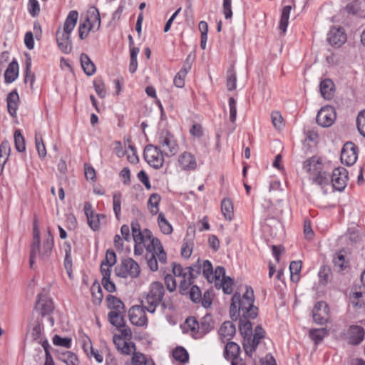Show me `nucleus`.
Here are the masks:
<instances>
[{
	"instance_id": "nucleus-5",
	"label": "nucleus",
	"mask_w": 365,
	"mask_h": 365,
	"mask_svg": "<svg viewBox=\"0 0 365 365\" xmlns=\"http://www.w3.org/2000/svg\"><path fill=\"white\" fill-rule=\"evenodd\" d=\"M158 143V146L166 157L174 156L179 151V145L175 135L167 129H163L159 132Z\"/></svg>"
},
{
	"instance_id": "nucleus-56",
	"label": "nucleus",
	"mask_w": 365,
	"mask_h": 365,
	"mask_svg": "<svg viewBox=\"0 0 365 365\" xmlns=\"http://www.w3.org/2000/svg\"><path fill=\"white\" fill-rule=\"evenodd\" d=\"M53 343L54 345L60 346L66 348H70L71 344V339L68 337H61L57 334L53 337Z\"/></svg>"
},
{
	"instance_id": "nucleus-34",
	"label": "nucleus",
	"mask_w": 365,
	"mask_h": 365,
	"mask_svg": "<svg viewBox=\"0 0 365 365\" xmlns=\"http://www.w3.org/2000/svg\"><path fill=\"white\" fill-rule=\"evenodd\" d=\"M106 302L108 307L111 309V311L120 312L123 310H125L124 304L123 302L118 297L108 295L106 297Z\"/></svg>"
},
{
	"instance_id": "nucleus-26",
	"label": "nucleus",
	"mask_w": 365,
	"mask_h": 365,
	"mask_svg": "<svg viewBox=\"0 0 365 365\" xmlns=\"http://www.w3.org/2000/svg\"><path fill=\"white\" fill-rule=\"evenodd\" d=\"M6 101L8 112L12 117H15L19 102V96L17 91H13L10 92L8 94Z\"/></svg>"
},
{
	"instance_id": "nucleus-14",
	"label": "nucleus",
	"mask_w": 365,
	"mask_h": 365,
	"mask_svg": "<svg viewBox=\"0 0 365 365\" xmlns=\"http://www.w3.org/2000/svg\"><path fill=\"white\" fill-rule=\"evenodd\" d=\"M357 160V147L351 142L344 145L341 153V161L347 166L354 165Z\"/></svg>"
},
{
	"instance_id": "nucleus-39",
	"label": "nucleus",
	"mask_w": 365,
	"mask_h": 365,
	"mask_svg": "<svg viewBox=\"0 0 365 365\" xmlns=\"http://www.w3.org/2000/svg\"><path fill=\"white\" fill-rule=\"evenodd\" d=\"M91 293L93 297V303L94 304H100L103 298L102 289L98 282H94L91 287Z\"/></svg>"
},
{
	"instance_id": "nucleus-59",
	"label": "nucleus",
	"mask_w": 365,
	"mask_h": 365,
	"mask_svg": "<svg viewBox=\"0 0 365 365\" xmlns=\"http://www.w3.org/2000/svg\"><path fill=\"white\" fill-rule=\"evenodd\" d=\"M28 9L29 14L33 16H37L40 13V6L37 0H29Z\"/></svg>"
},
{
	"instance_id": "nucleus-24",
	"label": "nucleus",
	"mask_w": 365,
	"mask_h": 365,
	"mask_svg": "<svg viewBox=\"0 0 365 365\" xmlns=\"http://www.w3.org/2000/svg\"><path fill=\"white\" fill-rule=\"evenodd\" d=\"M86 22L88 23V31H91L96 26V31L101 26V16L99 11L96 7H91L88 11Z\"/></svg>"
},
{
	"instance_id": "nucleus-41",
	"label": "nucleus",
	"mask_w": 365,
	"mask_h": 365,
	"mask_svg": "<svg viewBox=\"0 0 365 365\" xmlns=\"http://www.w3.org/2000/svg\"><path fill=\"white\" fill-rule=\"evenodd\" d=\"M327 334L328 331L324 328L311 329L309 331V336L315 344L321 342Z\"/></svg>"
},
{
	"instance_id": "nucleus-3",
	"label": "nucleus",
	"mask_w": 365,
	"mask_h": 365,
	"mask_svg": "<svg viewBox=\"0 0 365 365\" xmlns=\"http://www.w3.org/2000/svg\"><path fill=\"white\" fill-rule=\"evenodd\" d=\"M78 19V13L76 11H71L64 22L63 29L59 27L56 33V42L58 48L64 53H70L72 51V41L71 34L74 29Z\"/></svg>"
},
{
	"instance_id": "nucleus-22",
	"label": "nucleus",
	"mask_w": 365,
	"mask_h": 365,
	"mask_svg": "<svg viewBox=\"0 0 365 365\" xmlns=\"http://www.w3.org/2000/svg\"><path fill=\"white\" fill-rule=\"evenodd\" d=\"M235 326L231 322H225L219 330V334L222 342L230 340L235 334Z\"/></svg>"
},
{
	"instance_id": "nucleus-29",
	"label": "nucleus",
	"mask_w": 365,
	"mask_h": 365,
	"mask_svg": "<svg viewBox=\"0 0 365 365\" xmlns=\"http://www.w3.org/2000/svg\"><path fill=\"white\" fill-rule=\"evenodd\" d=\"M250 319L240 317L239 329L241 335L243 336V343L245 342L246 339H250L252 334V325Z\"/></svg>"
},
{
	"instance_id": "nucleus-60",
	"label": "nucleus",
	"mask_w": 365,
	"mask_h": 365,
	"mask_svg": "<svg viewBox=\"0 0 365 365\" xmlns=\"http://www.w3.org/2000/svg\"><path fill=\"white\" fill-rule=\"evenodd\" d=\"M230 120L235 123L237 118L236 101L233 97L229 98Z\"/></svg>"
},
{
	"instance_id": "nucleus-47",
	"label": "nucleus",
	"mask_w": 365,
	"mask_h": 365,
	"mask_svg": "<svg viewBox=\"0 0 365 365\" xmlns=\"http://www.w3.org/2000/svg\"><path fill=\"white\" fill-rule=\"evenodd\" d=\"M31 60L30 58H28L26 61V70H25V83L30 82L31 88L33 87L34 81H35V75L31 70Z\"/></svg>"
},
{
	"instance_id": "nucleus-43",
	"label": "nucleus",
	"mask_w": 365,
	"mask_h": 365,
	"mask_svg": "<svg viewBox=\"0 0 365 365\" xmlns=\"http://www.w3.org/2000/svg\"><path fill=\"white\" fill-rule=\"evenodd\" d=\"M133 365H155L152 359H148L141 353H134L132 357Z\"/></svg>"
},
{
	"instance_id": "nucleus-58",
	"label": "nucleus",
	"mask_w": 365,
	"mask_h": 365,
	"mask_svg": "<svg viewBox=\"0 0 365 365\" xmlns=\"http://www.w3.org/2000/svg\"><path fill=\"white\" fill-rule=\"evenodd\" d=\"M202 268L204 277L210 282V278L213 277V268L211 262L209 260L204 261Z\"/></svg>"
},
{
	"instance_id": "nucleus-23",
	"label": "nucleus",
	"mask_w": 365,
	"mask_h": 365,
	"mask_svg": "<svg viewBox=\"0 0 365 365\" xmlns=\"http://www.w3.org/2000/svg\"><path fill=\"white\" fill-rule=\"evenodd\" d=\"M149 246H151L152 253L155 254L156 259L160 262L165 264L166 262L167 255L160 240L157 238L152 237Z\"/></svg>"
},
{
	"instance_id": "nucleus-64",
	"label": "nucleus",
	"mask_w": 365,
	"mask_h": 365,
	"mask_svg": "<svg viewBox=\"0 0 365 365\" xmlns=\"http://www.w3.org/2000/svg\"><path fill=\"white\" fill-rule=\"evenodd\" d=\"M271 118L273 125L277 129H281L283 127V118L279 112H273L272 113Z\"/></svg>"
},
{
	"instance_id": "nucleus-31",
	"label": "nucleus",
	"mask_w": 365,
	"mask_h": 365,
	"mask_svg": "<svg viewBox=\"0 0 365 365\" xmlns=\"http://www.w3.org/2000/svg\"><path fill=\"white\" fill-rule=\"evenodd\" d=\"M213 327L214 325L212 316L210 314L204 316L199 322L198 331L200 332V338L212 330Z\"/></svg>"
},
{
	"instance_id": "nucleus-49",
	"label": "nucleus",
	"mask_w": 365,
	"mask_h": 365,
	"mask_svg": "<svg viewBox=\"0 0 365 365\" xmlns=\"http://www.w3.org/2000/svg\"><path fill=\"white\" fill-rule=\"evenodd\" d=\"M173 358L178 361L185 362L188 361V354L182 347H177L173 352Z\"/></svg>"
},
{
	"instance_id": "nucleus-8",
	"label": "nucleus",
	"mask_w": 365,
	"mask_h": 365,
	"mask_svg": "<svg viewBox=\"0 0 365 365\" xmlns=\"http://www.w3.org/2000/svg\"><path fill=\"white\" fill-rule=\"evenodd\" d=\"M117 276L126 278H136L140 274V267L138 264L131 258H126L121 261L120 264L115 268Z\"/></svg>"
},
{
	"instance_id": "nucleus-2",
	"label": "nucleus",
	"mask_w": 365,
	"mask_h": 365,
	"mask_svg": "<svg viewBox=\"0 0 365 365\" xmlns=\"http://www.w3.org/2000/svg\"><path fill=\"white\" fill-rule=\"evenodd\" d=\"M53 246V237L50 230H48L47 235L43 240V245H40V231L35 225L33 232V242L31 246V254L29 259V265L33 268L34 259L37 255L42 261H46L51 255Z\"/></svg>"
},
{
	"instance_id": "nucleus-55",
	"label": "nucleus",
	"mask_w": 365,
	"mask_h": 365,
	"mask_svg": "<svg viewBox=\"0 0 365 365\" xmlns=\"http://www.w3.org/2000/svg\"><path fill=\"white\" fill-rule=\"evenodd\" d=\"M137 233L133 232V238L135 242V244H143L145 242V238L150 239L151 233L150 231L145 230L144 234L140 231H137Z\"/></svg>"
},
{
	"instance_id": "nucleus-17",
	"label": "nucleus",
	"mask_w": 365,
	"mask_h": 365,
	"mask_svg": "<svg viewBox=\"0 0 365 365\" xmlns=\"http://www.w3.org/2000/svg\"><path fill=\"white\" fill-rule=\"evenodd\" d=\"M327 40L331 45L339 47L345 43L346 35L343 29L332 27L328 34Z\"/></svg>"
},
{
	"instance_id": "nucleus-52",
	"label": "nucleus",
	"mask_w": 365,
	"mask_h": 365,
	"mask_svg": "<svg viewBox=\"0 0 365 365\" xmlns=\"http://www.w3.org/2000/svg\"><path fill=\"white\" fill-rule=\"evenodd\" d=\"M331 274V269L328 267H327V266L322 267L319 272V277L320 283L324 285L327 284L330 279Z\"/></svg>"
},
{
	"instance_id": "nucleus-6",
	"label": "nucleus",
	"mask_w": 365,
	"mask_h": 365,
	"mask_svg": "<svg viewBox=\"0 0 365 365\" xmlns=\"http://www.w3.org/2000/svg\"><path fill=\"white\" fill-rule=\"evenodd\" d=\"M165 294V289L160 282H153L145 297V309L150 313H154L156 307L161 304Z\"/></svg>"
},
{
	"instance_id": "nucleus-25",
	"label": "nucleus",
	"mask_w": 365,
	"mask_h": 365,
	"mask_svg": "<svg viewBox=\"0 0 365 365\" xmlns=\"http://www.w3.org/2000/svg\"><path fill=\"white\" fill-rule=\"evenodd\" d=\"M320 93L324 99L330 100L334 93V84L329 78L323 80L319 85Z\"/></svg>"
},
{
	"instance_id": "nucleus-30",
	"label": "nucleus",
	"mask_w": 365,
	"mask_h": 365,
	"mask_svg": "<svg viewBox=\"0 0 365 365\" xmlns=\"http://www.w3.org/2000/svg\"><path fill=\"white\" fill-rule=\"evenodd\" d=\"M81 67L87 76H93L96 72V66L86 53H81L80 56Z\"/></svg>"
},
{
	"instance_id": "nucleus-20",
	"label": "nucleus",
	"mask_w": 365,
	"mask_h": 365,
	"mask_svg": "<svg viewBox=\"0 0 365 365\" xmlns=\"http://www.w3.org/2000/svg\"><path fill=\"white\" fill-rule=\"evenodd\" d=\"M36 309L41 312V316L49 314L53 309V302L45 294H39Z\"/></svg>"
},
{
	"instance_id": "nucleus-21",
	"label": "nucleus",
	"mask_w": 365,
	"mask_h": 365,
	"mask_svg": "<svg viewBox=\"0 0 365 365\" xmlns=\"http://www.w3.org/2000/svg\"><path fill=\"white\" fill-rule=\"evenodd\" d=\"M178 163L184 170H193L197 168L195 157L192 153L185 151L178 158Z\"/></svg>"
},
{
	"instance_id": "nucleus-9",
	"label": "nucleus",
	"mask_w": 365,
	"mask_h": 365,
	"mask_svg": "<svg viewBox=\"0 0 365 365\" xmlns=\"http://www.w3.org/2000/svg\"><path fill=\"white\" fill-rule=\"evenodd\" d=\"M336 116L335 109L332 106H327L319 110L316 120L319 125L327 128L334 123Z\"/></svg>"
},
{
	"instance_id": "nucleus-42",
	"label": "nucleus",
	"mask_w": 365,
	"mask_h": 365,
	"mask_svg": "<svg viewBox=\"0 0 365 365\" xmlns=\"http://www.w3.org/2000/svg\"><path fill=\"white\" fill-rule=\"evenodd\" d=\"M185 324L191 331L192 334L195 339L200 338V332L198 331L199 322H197L195 317H188L185 321Z\"/></svg>"
},
{
	"instance_id": "nucleus-61",
	"label": "nucleus",
	"mask_w": 365,
	"mask_h": 365,
	"mask_svg": "<svg viewBox=\"0 0 365 365\" xmlns=\"http://www.w3.org/2000/svg\"><path fill=\"white\" fill-rule=\"evenodd\" d=\"M192 245L193 243L191 241H185L182 249H181V255L187 259L190 257L192 251Z\"/></svg>"
},
{
	"instance_id": "nucleus-4",
	"label": "nucleus",
	"mask_w": 365,
	"mask_h": 365,
	"mask_svg": "<svg viewBox=\"0 0 365 365\" xmlns=\"http://www.w3.org/2000/svg\"><path fill=\"white\" fill-rule=\"evenodd\" d=\"M303 168L308 174L312 183L322 188L329 182V175L323 170V164L320 159L312 157L304 161Z\"/></svg>"
},
{
	"instance_id": "nucleus-7",
	"label": "nucleus",
	"mask_w": 365,
	"mask_h": 365,
	"mask_svg": "<svg viewBox=\"0 0 365 365\" xmlns=\"http://www.w3.org/2000/svg\"><path fill=\"white\" fill-rule=\"evenodd\" d=\"M143 156L145 161L155 169L163 167L164 158L166 157L158 145L151 144L145 146Z\"/></svg>"
},
{
	"instance_id": "nucleus-10",
	"label": "nucleus",
	"mask_w": 365,
	"mask_h": 365,
	"mask_svg": "<svg viewBox=\"0 0 365 365\" xmlns=\"http://www.w3.org/2000/svg\"><path fill=\"white\" fill-rule=\"evenodd\" d=\"M265 336V331L263 328L260 326H257L255 328L254 335L251 336L250 339H246L245 343H242L245 353L249 356H252V354L255 351L256 348L260 342V340Z\"/></svg>"
},
{
	"instance_id": "nucleus-36",
	"label": "nucleus",
	"mask_w": 365,
	"mask_h": 365,
	"mask_svg": "<svg viewBox=\"0 0 365 365\" xmlns=\"http://www.w3.org/2000/svg\"><path fill=\"white\" fill-rule=\"evenodd\" d=\"M158 223L161 232L165 235H170L173 232V227L167 220L165 215L160 212L158 217Z\"/></svg>"
},
{
	"instance_id": "nucleus-28",
	"label": "nucleus",
	"mask_w": 365,
	"mask_h": 365,
	"mask_svg": "<svg viewBox=\"0 0 365 365\" xmlns=\"http://www.w3.org/2000/svg\"><path fill=\"white\" fill-rule=\"evenodd\" d=\"M19 75V64L13 60L8 66L4 73L5 82L11 83L14 81Z\"/></svg>"
},
{
	"instance_id": "nucleus-37",
	"label": "nucleus",
	"mask_w": 365,
	"mask_h": 365,
	"mask_svg": "<svg viewBox=\"0 0 365 365\" xmlns=\"http://www.w3.org/2000/svg\"><path fill=\"white\" fill-rule=\"evenodd\" d=\"M161 197L158 193H153L148 200V205L152 215H155L159 210Z\"/></svg>"
},
{
	"instance_id": "nucleus-51",
	"label": "nucleus",
	"mask_w": 365,
	"mask_h": 365,
	"mask_svg": "<svg viewBox=\"0 0 365 365\" xmlns=\"http://www.w3.org/2000/svg\"><path fill=\"white\" fill-rule=\"evenodd\" d=\"M172 268L174 277H180L182 279L187 278L189 275L187 267L183 269L180 264L173 262L172 264Z\"/></svg>"
},
{
	"instance_id": "nucleus-48",
	"label": "nucleus",
	"mask_w": 365,
	"mask_h": 365,
	"mask_svg": "<svg viewBox=\"0 0 365 365\" xmlns=\"http://www.w3.org/2000/svg\"><path fill=\"white\" fill-rule=\"evenodd\" d=\"M35 143H36V148L37 150L38 156L41 159H44L46 156V149L45 145L43 143V138L41 137H38L37 133L35 135Z\"/></svg>"
},
{
	"instance_id": "nucleus-46",
	"label": "nucleus",
	"mask_w": 365,
	"mask_h": 365,
	"mask_svg": "<svg viewBox=\"0 0 365 365\" xmlns=\"http://www.w3.org/2000/svg\"><path fill=\"white\" fill-rule=\"evenodd\" d=\"M14 143L16 149L19 152H24L26 149L25 140L20 130H16L14 133Z\"/></svg>"
},
{
	"instance_id": "nucleus-53",
	"label": "nucleus",
	"mask_w": 365,
	"mask_h": 365,
	"mask_svg": "<svg viewBox=\"0 0 365 365\" xmlns=\"http://www.w3.org/2000/svg\"><path fill=\"white\" fill-rule=\"evenodd\" d=\"M237 77L232 68L230 69L227 73V88L228 91H234L236 88Z\"/></svg>"
},
{
	"instance_id": "nucleus-62",
	"label": "nucleus",
	"mask_w": 365,
	"mask_h": 365,
	"mask_svg": "<svg viewBox=\"0 0 365 365\" xmlns=\"http://www.w3.org/2000/svg\"><path fill=\"white\" fill-rule=\"evenodd\" d=\"M128 160L133 163L135 164L138 162V157L136 154V151L133 145H128V150H125Z\"/></svg>"
},
{
	"instance_id": "nucleus-54",
	"label": "nucleus",
	"mask_w": 365,
	"mask_h": 365,
	"mask_svg": "<svg viewBox=\"0 0 365 365\" xmlns=\"http://www.w3.org/2000/svg\"><path fill=\"white\" fill-rule=\"evenodd\" d=\"M61 359L67 365H78L77 356L71 351L63 353L61 356Z\"/></svg>"
},
{
	"instance_id": "nucleus-11",
	"label": "nucleus",
	"mask_w": 365,
	"mask_h": 365,
	"mask_svg": "<svg viewBox=\"0 0 365 365\" xmlns=\"http://www.w3.org/2000/svg\"><path fill=\"white\" fill-rule=\"evenodd\" d=\"M348 180V172L344 168H336L333 170L331 182L333 188L338 191H342L346 186Z\"/></svg>"
},
{
	"instance_id": "nucleus-18",
	"label": "nucleus",
	"mask_w": 365,
	"mask_h": 365,
	"mask_svg": "<svg viewBox=\"0 0 365 365\" xmlns=\"http://www.w3.org/2000/svg\"><path fill=\"white\" fill-rule=\"evenodd\" d=\"M364 334L363 327L357 325L351 326L346 334L348 343L352 345L359 344L364 340Z\"/></svg>"
},
{
	"instance_id": "nucleus-16",
	"label": "nucleus",
	"mask_w": 365,
	"mask_h": 365,
	"mask_svg": "<svg viewBox=\"0 0 365 365\" xmlns=\"http://www.w3.org/2000/svg\"><path fill=\"white\" fill-rule=\"evenodd\" d=\"M189 275L187 278H182L180 282V293L181 294H187L188 293V289L190 287L193 283L192 279L200 274L201 267L197 264H195L191 267H187Z\"/></svg>"
},
{
	"instance_id": "nucleus-44",
	"label": "nucleus",
	"mask_w": 365,
	"mask_h": 365,
	"mask_svg": "<svg viewBox=\"0 0 365 365\" xmlns=\"http://www.w3.org/2000/svg\"><path fill=\"white\" fill-rule=\"evenodd\" d=\"M147 251L148 253L146 255L147 263L151 271L155 272L158 269V259L155 253H152L151 246H148Z\"/></svg>"
},
{
	"instance_id": "nucleus-33",
	"label": "nucleus",
	"mask_w": 365,
	"mask_h": 365,
	"mask_svg": "<svg viewBox=\"0 0 365 365\" xmlns=\"http://www.w3.org/2000/svg\"><path fill=\"white\" fill-rule=\"evenodd\" d=\"M221 211L225 218L229 221L232 220L234 215L233 204L230 199L225 198L221 202Z\"/></svg>"
},
{
	"instance_id": "nucleus-1",
	"label": "nucleus",
	"mask_w": 365,
	"mask_h": 365,
	"mask_svg": "<svg viewBox=\"0 0 365 365\" xmlns=\"http://www.w3.org/2000/svg\"><path fill=\"white\" fill-rule=\"evenodd\" d=\"M254 291L251 287L246 286L245 292L241 296L236 292L232 298L230 315L232 320L240 317L245 319H255L258 314V308L254 305Z\"/></svg>"
},
{
	"instance_id": "nucleus-38",
	"label": "nucleus",
	"mask_w": 365,
	"mask_h": 365,
	"mask_svg": "<svg viewBox=\"0 0 365 365\" xmlns=\"http://www.w3.org/2000/svg\"><path fill=\"white\" fill-rule=\"evenodd\" d=\"M292 9L291 6H285L283 7L282 11V16L279 22V29L284 33L287 30L289 23V18L290 11Z\"/></svg>"
},
{
	"instance_id": "nucleus-13",
	"label": "nucleus",
	"mask_w": 365,
	"mask_h": 365,
	"mask_svg": "<svg viewBox=\"0 0 365 365\" xmlns=\"http://www.w3.org/2000/svg\"><path fill=\"white\" fill-rule=\"evenodd\" d=\"M84 212L90 227L93 231L98 230L101 227V220H105L106 216L103 214H96L93 210L91 203L89 202H85Z\"/></svg>"
},
{
	"instance_id": "nucleus-27",
	"label": "nucleus",
	"mask_w": 365,
	"mask_h": 365,
	"mask_svg": "<svg viewBox=\"0 0 365 365\" xmlns=\"http://www.w3.org/2000/svg\"><path fill=\"white\" fill-rule=\"evenodd\" d=\"M125 310L120 312L110 311L108 315L110 323L116 328L120 329L125 325Z\"/></svg>"
},
{
	"instance_id": "nucleus-50",
	"label": "nucleus",
	"mask_w": 365,
	"mask_h": 365,
	"mask_svg": "<svg viewBox=\"0 0 365 365\" xmlns=\"http://www.w3.org/2000/svg\"><path fill=\"white\" fill-rule=\"evenodd\" d=\"M140 49L138 48H131L130 51V62L129 65V71L131 73L135 72L138 68L137 56L139 53Z\"/></svg>"
},
{
	"instance_id": "nucleus-19",
	"label": "nucleus",
	"mask_w": 365,
	"mask_h": 365,
	"mask_svg": "<svg viewBox=\"0 0 365 365\" xmlns=\"http://www.w3.org/2000/svg\"><path fill=\"white\" fill-rule=\"evenodd\" d=\"M113 343L117 349L123 354L129 355L135 353V345L133 342L126 341L123 337L118 335L113 336Z\"/></svg>"
},
{
	"instance_id": "nucleus-40",
	"label": "nucleus",
	"mask_w": 365,
	"mask_h": 365,
	"mask_svg": "<svg viewBox=\"0 0 365 365\" xmlns=\"http://www.w3.org/2000/svg\"><path fill=\"white\" fill-rule=\"evenodd\" d=\"M302 269L301 261H293L290 263L289 270L291 274V279L294 282L299 280V273Z\"/></svg>"
},
{
	"instance_id": "nucleus-35",
	"label": "nucleus",
	"mask_w": 365,
	"mask_h": 365,
	"mask_svg": "<svg viewBox=\"0 0 365 365\" xmlns=\"http://www.w3.org/2000/svg\"><path fill=\"white\" fill-rule=\"evenodd\" d=\"M240 348L237 344L232 341L227 343L225 347L224 355L227 360L240 356Z\"/></svg>"
},
{
	"instance_id": "nucleus-45",
	"label": "nucleus",
	"mask_w": 365,
	"mask_h": 365,
	"mask_svg": "<svg viewBox=\"0 0 365 365\" xmlns=\"http://www.w3.org/2000/svg\"><path fill=\"white\" fill-rule=\"evenodd\" d=\"M121 197L120 192H115L113 195V207L117 219H119L121 212Z\"/></svg>"
},
{
	"instance_id": "nucleus-57",
	"label": "nucleus",
	"mask_w": 365,
	"mask_h": 365,
	"mask_svg": "<svg viewBox=\"0 0 365 365\" xmlns=\"http://www.w3.org/2000/svg\"><path fill=\"white\" fill-rule=\"evenodd\" d=\"M356 124L359 132L365 137V109L359 113L356 118Z\"/></svg>"
},
{
	"instance_id": "nucleus-15",
	"label": "nucleus",
	"mask_w": 365,
	"mask_h": 365,
	"mask_svg": "<svg viewBox=\"0 0 365 365\" xmlns=\"http://www.w3.org/2000/svg\"><path fill=\"white\" fill-rule=\"evenodd\" d=\"M145 306H133L128 312L130 322L135 326L143 327L147 324L148 318L145 314Z\"/></svg>"
},
{
	"instance_id": "nucleus-32",
	"label": "nucleus",
	"mask_w": 365,
	"mask_h": 365,
	"mask_svg": "<svg viewBox=\"0 0 365 365\" xmlns=\"http://www.w3.org/2000/svg\"><path fill=\"white\" fill-rule=\"evenodd\" d=\"M334 269L339 272H344L349 269V262L344 258L341 252H338L335 255L333 259Z\"/></svg>"
},
{
	"instance_id": "nucleus-12",
	"label": "nucleus",
	"mask_w": 365,
	"mask_h": 365,
	"mask_svg": "<svg viewBox=\"0 0 365 365\" xmlns=\"http://www.w3.org/2000/svg\"><path fill=\"white\" fill-rule=\"evenodd\" d=\"M314 321L319 324H324L330 319L329 309L325 302L320 301L316 303L312 310Z\"/></svg>"
},
{
	"instance_id": "nucleus-63",
	"label": "nucleus",
	"mask_w": 365,
	"mask_h": 365,
	"mask_svg": "<svg viewBox=\"0 0 365 365\" xmlns=\"http://www.w3.org/2000/svg\"><path fill=\"white\" fill-rule=\"evenodd\" d=\"M190 297L194 302H199L201 300V291L196 285H193L189 292Z\"/></svg>"
}]
</instances>
